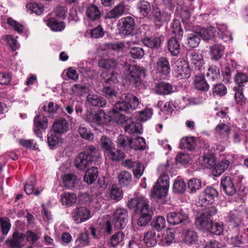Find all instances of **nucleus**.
<instances>
[{
  "label": "nucleus",
  "mask_w": 248,
  "mask_h": 248,
  "mask_svg": "<svg viewBox=\"0 0 248 248\" xmlns=\"http://www.w3.org/2000/svg\"><path fill=\"white\" fill-rule=\"evenodd\" d=\"M119 101L114 105V108L109 112L110 117L113 118L116 122L119 124H126L127 120L124 114H121L117 111H124L128 112L130 109L135 110L139 106L140 101L138 98L129 93L122 94L119 97Z\"/></svg>",
  "instance_id": "obj_1"
},
{
  "label": "nucleus",
  "mask_w": 248,
  "mask_h": 248,
  "mask_svg": "<svg viewBox=\"0 0 248 248\" xmlns=\"http://www.w3.org/2000/svg\"><path fill=\"white\" fill-rule=\"evenodd\" d=\"M170 165L167 163L165 165H160L158 171L160 172V176L154 186L151 196L155 199H160L167 195L170 186L169 176L165 173L170 170Z\"/></svg>",
  "instance_id": "obj_2"
},
{
  "label": "nucleus",
  "mask_w": 248,
  "mask_h": 248,
  "mask_svg": "<svg viewBox=\"0 0 248 248\" xmlns=\"http://www.w3.org/2000/svg\"><path fill=\"white\" fill-rule=\"evenodd\" d=\"M100 154L97 148L93 145L86 147L84 151L80 153L76 157L74 164L79 170L85 169L91 166L93 161L100 157Z\"/></svg>",
  "instance_id": "obj_3"
},
{
  "label": "nucleus",
  "mask_w": 248,
  "mask_h": 248,
  "mask_svg": "<svg viewBox=\"0 0 248 248\" xmlns=\"http://www.w3.org/2000/svg\"><path fill=\"white\" fill-rule=\"evenodd\" d=\"M123 68L124 78L136 86L141 84V78L145 76V70L143 67L125 64Z\"/></svg>",
  "instance_id": "obj_4"
},
{
  "label": "nucleus",
  "mask_w": 248,
  "mask_h": 248,
  "mask_svg": "<svg viewBox=\"0 0 248 248\" xmlns=\"http://www.w3.org/2000/svg\"><path fill=\"white\" fill-rule=\"evenodd\" d=\"M31 240V231L27 232V235L17 231L13 232L12 236L9 237L5 241V244L10 248H22L26 244V242Z\"/></svg>",
  "instance_id": "obj_5"
},
{
  "label": "nucleus",
  "mask_w": 248,
  "mask_h": 248,
  "mask_svg": "<svg viewBox=\"0 0 248 248\" xmlns=\"http://www.w3.org/2000/svg\"><path fill=\"white\" fill-rule=\"evenodd\" d=\"M127 205L129 208L137 214L151 210L149 202L145 197H136L128 200Z\"/></svg>",
  "instance_id": "obj_6"
},
{
  "label": "nucleus",
  "mask_w": 248,
  "mask_h": 248,
  "mask_svg": "<svg viewBox=\"0 0 248 248\" xmlns=\"http://www.w3.org/2000/svg\"><path fill=\"white\" fill-rule=\"evenodd\" d=\"M85 120L93 126L106 124L108 118L105 112L99 109L94 113L88 111L86 114Z\"/></svg>",
  "instance_id": "obj_7"
},
{
  "label": "nucleus",
  "mask_w": 248,
  "mask_h": 248,
  "mask_svg": "<svg viewBox=\"0 0 248 248\" xmlns=\"http://www.w3.org/2000/svg\"><path fill=\"white\" fill-rule=\"evenodd\" d=\"M71 217L76 223H80L89 219L91 217L90 210L85 206H78L74 209Z\"/></svg>",
  "instance_id": "obj_8"
},
{
  "label": "nucleus",
  "mask_w": 248,
  "mask_h": 248,
  "mask_svg": "<svg viewBox=\"0 0 248 248\" xmlns=\"http://www.w3.org/2000/svg\"><path fill=\"white\" fill-rule=\"evenodd\" d=\"M218 195V192L215 188L212 186H207L199 198V202L201 203L200 205L202 206L212 204L215 198Z\"/></svg>",
  "instance_id": "obj_9"
},
{
  "label": "nucleus",
  "mask_w": 248,
  "mask_h": 248,
  "mask_svg": "<svg viewBox=\"0 0 248 248\" xmlns=\"http://www.w3.org/2000/svg\"><path fill=\"white\" fill-rule=\"evenodd\" d=\"M174 70L180 78H187L191 75V69L188 63L184 60L179 59L175 62Z\"/></svg>",
  "instance_id": "obj_10"
},
{
  "label": "nucleus",
  "mask_w": 248,
  "mask_h": 248,
  "mask_svg": "<svg viewBox=\"0 0 248 248\" xmlns=\"http://www.w3.org/2000/svg\"><path fill=\"white\" fill-rule=\"evenodd\" d=\"M127 212L125 210L119 208L114 213L111 219L112 223L117 229H123L127 222Z\"/></svg>",
  "instance_id": "obj_11"
},
{
  "label": "nucleus",
  "mask_w": 248,
  "mask_h": 248,
  "mask_svg": "<svg viewBox=\"0 0 248 248\" xmlns=\"http://www.w3.org/2000/svg\"><path fill=\"white\" fill-rule=\"evenodd\" d=\"M121 25L120 33L123 36L131 34L135 27V21L133 17L126 16L119 20Z\"/></svg>",
  "instance_id": "obj_12"
},
{
  "label": "nucleus",
  "mask_w": 248,
  "mask_h": 248,
  "mask_svg": "<svg viewBox=\"0 0 248 248\" xmlns=\"http://www.w3.org/2000/svg\"><path fill=\"white\" fill-rule=\"evenodd\" d=\"M188 218L187 214L183 210L170 212L167 217L168 223L172 225L179 224Z\"/></svg>",
  "instance_id": "obj_13"
},
{
  "label": "nucleus",
  "mask_w": 248,
  "mask_h": 248,
  "mask_svg": "<svg viewBox=\"0 0 248 248\" xmlns=\"http://www.w3.org/2000/svg\"><path fill=\"white\" fill-rule=\"evenodd\" d=\"M34 129L35 134L40 139L42 138V130L45 129L47 127V119L43 115H39L34 118Z\"/></svg>",
  "instance_id": "obj_14"
},
{
  "label": "nucleus",
  "mask_w": 248,
  "mask_h": 248,
  "mask_svg": "<svg viewBox=\"0 0 248 248\" xmlns=\"http://www.w3.org/2000/svg\"><path fill=\"white\" fill-rule=\"evenodd\" d=\"M123 165L128 169H132L134 176L138 178L140 177L143 173L144 167L138 161L127 159L123 162Z\"/></svg>",
  "instance_id": "obj_15"
},
{
  "label": "nucleus",
  "mask_w": 248,
  "mask_h": 248,
  "mask_svg": "<svg viewBox=\"0 0 248 248\" xmlns=\"http://www.w3.org/2000/svg\"><path fill=\"white\" fill-rule=\"evenodd\" d=\"M220 185L223 191L228 195H233L236 192L234 182L230 177H223Z\"/></svg>",
  "instance_id": "obj_16"
},
{
  "label": "nucleus",
  "mask_w": 248,
  "mask_h": 248,
  "mask_svg": "<svg viewBox=\"0 0 248 248\" xmlns=\"http://www.w3.org/2000/svg\"><path fill=\"white\" fill-rule=\"evenodd\" d=\"M128 9L126 6L121 3L114 7L113 9L108 12L106 16V18H116L122 16L127 12Z\"/></svg>",
  "instance_id": "obj_17"
},
{
  "label": "nucleus",
  "mask_w": 248,
  "mask_h": 248,
  "mask_svg": "<svg viewBox=\"0 0 248 248\" xmlns=\"http://www.w3.org/2000/svg\"><path fill=\"white\" fill-rule=\"evenodd\" d=\"M211 221L209 217L204 214H201L196 218L195 225L199 230L202 232L208 231Z\"/></svg>",
  "instance_id": "obj_18"
},
{
  "label": "nucleus",
  "mask_w": 248,
  "mask_h": 248,
  "mask_svg": "<svg viewBox=\"0 0 248 248\" xmlns=\"http://www.w3.org/2000/svg\"><path fill=\"white\" fill-rule=\"evenodd\" d=\"M216 32V28L212 26L199 28L196 30V33L205 41L211 40L215 37Z\"/></svg>",
  "instance_id": "obj_19"
},
{
  "label": "nucleus",
  "mask_w": 248,
  "mask_h": 248,
  "mask_svg": "<svg viewBox=\"0 0 248 248\" xmlns=\"http://www.w3.org/2000/svg\"><path fill=\"white\" fill-rule=\"evenodd\" d=\"M90 229L93 236L95 239H98L102 235L103 232L108 234L112 232V226L110 221L107 220L103 225L102 231L95 229L93 227H91Z\"/></svg>",
  "instance_id": "obj_20"
},
{
  "label": "nucleus",
  "mask_w": 248,
  "mask_h": 248,
  "mask_svg": "<svg viewBox=\"0 0 248 248\" xmlns=\"http://www.w3.org/2000/svg\"><path fill=\"white\" fill-rule=\"evenodd\" d=\"M155 91L158 94L167 95L172 93L175 91L171 84L161 82L155 85Z\"/></svg>",
  "instance_id": "obj_21"
},
{
  "label": "nucleus",
  "mask_w": 248,
  "mask_h": 248,
  "mask_svg": "<svg viewBox=\"0 0 248 248\" xmlns=\"http://www.w3.org/2000/svg\"><path fill=\"white\" fill-rule=\"evenodd\" d=\"M124 130L129 134H141L142 128L140 123H136L131 119H127L124 126Z\"/></svg>",
  "instance_id": "obj_22"
},
{
  "label": "nucleus",
  "mask_w": 248,
  "mask_h": 248,
  "mask_svg": "<svg viewBox=\"0 0 248 248\" xmlns=\"http://www.w3.org/2000/svg\"><path fill=\"white\" fill-rule=\"evenodd\" d=\"M156 69L159 73L167 75L170 72V66L168 60L164 57L158 59L156 64Z\"/></svg>",
  "instance_id": "obj_23"
},
{
  "label": "nucleus",
  "mask_w": 248,
  "mask_h": 248,
  "mask_svg": "<svg viewBox=\"0 0 248 248\" xmlns=\"http://www.w3.org/2000/svg\"><path fill=\"white\" fill-rule=\"evenodd\" d=\"M218 32L217 33V36L219 39L223 40L224 42L232 41V37L230 31L227 30V27L225 24H218L217 26Z\"/></svg>",
  "instance_id": "obj_24"
},
{
  "label": "nucleus",
  "mask_w": 248,
  "mask_h": 248,
  "mask_svg": "<svg viewBox=\"0 0 248 248\" xmlns=\"http://www.w3.org/2000/svg\"><path fill=\"white\" fill-rule=\"evenodd\" d=\"M174 241L173 231L171 230L167 229L164 231L159 242V244L163 246H169L174 242Z\"/></svg>",
  "instance_id": "obj_25"
},
{
  "label": "nucleus",
  "mask_w": 248,
  "mask_h": 248,
  "mask_svg": "<svg viewBox=\"0 0 248 248\" xmlns=\"http://www.w3.org/2000/svg\"><path fill=\"white\" fill-rule=\"evenodd\" d=\"M163 40L162 36H154L145 37L143 40L144 44L150 48H158L160 46L161 41Z\"/></svg>",
  "instance_id": "obj_26"
},
{
  "label": "nucleus",
  "mask_w": 248,
  "mask_h": 248,
  "mask_svg": "<svg viewBox=\"0 0 248 248\" xmlns=\"http://www.w3.org/2000/svg\"><path fill=\"white\" fill-rule=\"evenodd\" d=\"M54 132L59 134L67 132L68 128V124L67 121L64 119L57 120L52 126Z\"/></svg>",
  "instance_id": "obj_27"
},
{
  "label": "nucleus",
  "mask_w": 248,
  "mask_h": 248,
  "mask_svg": "<svg viewBox=\"0 0 248 248\" xmlns=\"http://www.w3.org/2000/svg\"><path fill=\"white\" fill-rule=\"evenodd\" d=\"M89 63L87 62H81L78 65V67L85 76L89 78H93L96 76L97 72L92 69L91 66H88Z\"/></svg>",
  "instance_id": "obj_28"
},
{
  "label": "nucleus",
  "mask_w": 248,
  "mask_h": 248,
  "mask_svg": "<svg viewBox=\"0 0 248 248\" xmlns=\"http://www.w3.org/2000/svg\"><path fill=\"white\" fill-rule=\"evenodd\" d=\"M177 38H170L168 41V48L172 55L177 56L180 52V45Z\"/></svg>",
  "instance_id": "obj_29"
},
{
  "label": "nucleus",
  "mask_w": 248,
  "mask_h": 248,
  "mask_svg": "<svg viewBox=\"0 0 248 248\" xmlns=\"http://www.w3.org/2000/svg\"><path fill=\"white\" fill-rule=\"evenodd\" d=\"M87 101L94 106L104 107L107 104L105 99L97 95L89 94L87 96Z\"/></svg>",
  "instance_id": "obj_30"
},
{
  "label": "nucleus",
  "mask_w": 248,
  "mask_h": 248,
  "mask_svg": "<svg viewBox=\"0 0 248 248\" xmlns=\"http://www.w3.org/2000/svg\"><path fill=\"white\" fill-rule=\"evenodd\" d=\"M158 234H156L154 231L147 232L144 237L143 241L148 247H152L157 243V238Z\"/></svg>",
  "instance_id": "obj_31"
},
{
  "label": "nucleus",
  "mask_w": 248,
  "mask_h": 248,
  "mask_svg": "<svg viewBox=\"0 0 248 248\" xmlns=\"http://www.w3.org/2000/svg\"><path fill=\"white\" fill-rule=\"evenodd\" d=\"M87 16L93 20L99 19L101 16V13L98 7L93 4L88 6L86 9Z\"/></svg>",
  "instance_id": "obj_32"
},
{
  "label": "nucleus",
  "mask_w": 248,
  "mask_h": 248,
  "mask_svg": "<svg viewBox=\"0 0 248 248\" xmlns=\"http://www.w3.org/2000/svg\"><path fill=\"white\" fill-rule=\"evenodd\" d=\"M184 241L187 244H194L198 240V235L196 232L191 230L184 231L183 232Z\"/></svg>",
  "instance_id": "obj_33"
},
{
  "label": "nucleus",
  "mask_w": 248,
  "mask_h": 248,
  "mask_svg": "<svg viewBox=\"0 0 248 248\" xmlns=\"http://www.w3.org/2000/svg\"><path fill=\"white\" fill-rule=\"evenodd\" d=\"M47 142L50 148L59 146L62 143V140L60 138L59 134L53 131H50L47 136Z\"/></svg>",
  "instance_id": "obj_34"
},
{
  "label": "nucleus",
  "mask_w": 248,
  "mask_h": 248,
  "mask_svg": "<svg viewBox=\"0 0 248 248\" xmlns=\"http://www.w3.org/2000/svg\"><path fill=\"white\" fill-rule=\"evenodd\" d=\"M229 160L224 159L219 162L213 170V174L216 176L221 175L230 166Z\"/></svg>",
  "instance_id": "obj_35"
},
{
  "label": "nucleus",
  "mask_w": 248,
  "mask_h": 248,
  "mask_svg": "<svg viewBox=\"0 0 248 248\" xmlns=\"http://www.w3.org/2000/svg\"><path fill=\"white\" fill-rule=\"evenodd\" d=\"M211 57L215 60H218L223 55L224 50V46L217 44L210 47Z\"/></svg>",
  "instance_id": "obj_36"
},
{
  "label": "nucleus",
  "mask_w": 248,
  "mask_h": 248,
  "mask_svg": "<svg viewBox=\"0 0 248 248\" xmlns=\"http://www.w3.org/2000/svg\"><path fill=\"white\" fill-rule=\"evenodd\" d=\"M77 196L73 193H64L61 196V202L63 205L70 206L76 202Z\"/></svg>",
  "instance_id": "obj_37"
},
{
  "label": "nucleus",
  "mask_w": 248,
  "mask_h": 248,
  "mask_svg": "<svg viewBox=\"0 0 248 248\" xmlns=\"http://www.w3.org/2000/svg\"><path fill=\"white\" fill-rule=\"evenodd\" d=\"M130 149L135 150H143L146 147L145 140L143 138L138 137L131 140Z\"/></svg>",
  "instance_id": "obj_38"
},
{
  "label": "nucleus",
  "mask_w": 248,
  "mask_h": 248,
  "mask_svg": "<svg viewBox=\"0 0 248 248\" xmlns=\"http://www.w3.org/2000/svg\"><path fill=\"white\" fill-rule=\"evenodd\" d=\"M62 184L64 187L71 188L75 186L78 180L76 176L73 174H66L62 177Z\"/></svg>",
  "instance_id": "obj_39"
},
{
  "label": "nucleus",
  "mask_w": 248,
  "mask_h": 248,
  "mask_svg": "<svg viewBox=\"0 0 248 248\" xmlns=\"http://www.w3.org/2000/svg\"><path fill=\"white\" fill-rule=\"evenodd\" d=\"M97 170L96 167H92L88 169L85 173L84 181L88 184H93L97 177Z\"/></svg>",
  "instance_id": "obj_40"
},
{
  "label": "nucleus",
  "mask_w": 248,
  "mask_h": 248,
  "mask_svg": "<svg viewBox=\"0 0 248 248\" xmlns=\"http://www.w3.org/2000/svg\"><path fill=\"white\" fill-rule=\"evenodd\" d=\"M46 24L51 30L55 31H61L65 28V25L63 22H58L54 18H48Z\"/></svg>",
  "instance_id": "obj_41"
},
{
  "label": "nucleus",
  "mask_w": 248,
  "mask_h": 248,
  "mask_svg": "<svg viewBox=\"0 0 248 248\" xmlns=\"http://www.w3.org/2000/svg\"><path fill=\"white\" fill-rule=\"evenodd\" d=\"M137 9L141 16L146 17L151 11V5L149 2L146 0H140L137 5Z\"/></svg>",
  "instance_id": "obj_42"
},
{
  "label": "nucleus",
  "mask_w": 248,
  "mask_h": 248,
  "mask_svg": "<svg viewBox=\"0 0 248 248\" xmlns=\"http://www.w3.org/2000/svg\"><path fill=\"white\" fill-rule=\"evenodd\" d=\"M227 220L234 226L238 225L242 220L241 214L237 210L231 211L227 216Z\"/></svg>",
  "instance_id": "obj_43"
},
{
  "label": "nucleus",
  "mask_w": 248,
  "mask_h": 248,
  "mask_svg": "<svg viewBox=\"0 0 248 248\" xmlns=\"http://www.w3.org/2000/svg\"><path fill=\"white\" fill-rule=\"evenodd\" d=\"M191 63L196 68L200 70L204 64V60L202 55L198 53H192L191 55Z\"/></svg>",
  "instance_id": "obj_44"
},
{
  "label": "nucleus",
  "mask_w": 248,
  "mask_h": 248,
  "mask_svg": "<svg viewBox=\"0 0 248 248\" xmlns=\"http://www.w3.org/2000/svg\"><path fill=\"white\" fill-rule=\"evenodd\" d=\"M104 155L113 161H118L124 157V154L120 152L119 150H117L115 147L114 149L105 152Z\"/></svg>",
  "instance_id": "obj_45"
},
{
  "label": "nucleus",
  "mask_w": 248,
  "mask_h": 248,
  "mask_svg": "<svg viewBox=\"0 0 248 248\" xmlns=\"http://www.w3.org/2000/svg\"><path fill=\"white\" fill-rule=\"evenodd\" d=\"M194 83L195 87L199 90L206 91L209 89V85L202 76H195Z\"/></svg>",
  "instance_id": "obj_46"
},
{
  "label": "nucleus",
  "mask_w": 248,
  "mask_h": 248,
  "mask_svg": "<svg viewBox=\"0 0 248 248\" xmlns=\"http://www.w3.org/2000/svg\"><path fill=\"white\" fill-rule=\"evenodd\" d=\"M125 237V234L124 232H118L112 236L109 245L111 247H115L121 244L124 240Z\"/></svg>",
  "instance_id": "obj_47"
},
{
  "label": "nucleus",
  "mask_w": 248,
  "mask_h": 248,
  "mask_svg": "<svg viewBox=\"0 0 248 248\" xmlns=\"http://www.w3.org/2000/svg\"><path fill=\"white\" fill-rule=\"evenodd\" d=\"M89 244V239L87 232L80 234L75 241V245L77 247H84L88 246Z\"/></svg>",
  "instance_id": "obj_48"
},
{
  "label": "nucleus",
  "mask_w": 248,
  "mask_h": 248,
  "mask_svg": "<svg viewBox=\"0 0 248 248\" xmlns=\"http://www.w3.org/2000/svg\"><path fill=\"white\" fill-rule=\"evenodd\" d=\"M208 231L216 234L220 235L223 232V224L222 222L211 221Z\"/></svg>",
  "instance_id": "obj_49"
},
{
  "label": "nucleus",
  "mask_w": 248,
  "mask_h": 248,
  "mask_svg": "<svg viewBox=\"0 0 248 248\" xmlns=\"http://www.w3.org/2000/svg\"><path fill=\"white\" fill-rule=\"evenodd\" d=\"M119 184L123 186L128 185L131 181L132 176L127 171H121L118 176Z\"/></svg>",
  "instance_id": "obj_50"
},
{
  "label": "nucleus",
  "mask_w": 248,
  "mask_h": 248,
  "mask_svg": "<svg viewBox=\"0 0 248 248\" xmlns=\"http://www.w3.org/2000/svg\"><path fill=\"white\" fill-rule=\"evenodd\" d=\"M117 64V62L113 59H103L98 62L99 67L108 70L115 68Z\"/></svg>",
  "instance_id": "obj_51"
},
{
  "label": "nucleus",
  "mask_w": 248,
  "mask_h": 248,
  "mask_svg": "<svg viewBox=\"0 0 248 248\" xmlns=\"http://www.w3.org/2000/svg\"><path fill=\"white\" fill-rule=\"evenodd\" d=\"M100 144L104 153L114 149L115 145L111 140L106 136H103L100 139Z\"/></svg>",
  "instance_id": "obj_52"
},
{
  "label": "nucleus",
  "mask_w": 248,
  "mask_h": 248,
  "mask_svg": "<svg viewBox=\"0 0 248 248\" xmlns=\"http://www.w3.org/2000/svg\"><path fill=\"white\" fill-rule=\"evenodd\" d=\"M186 189V184L181 179L177 178L174 182L173 191L175 193H182Z\"/></svg>",
  "instance_id": "obj_53"
},
{
  "label": "nucleus",
  "mask_w": 248,
  "mask_h": 248,
  "mask_svg": "<svg viewBox=\"0 0 248 248\" xmlns=\"http://www.w3.org/2000/svg\"><path fill=\"white\" fill-rule=\"evenodd\" d=\"M110 198L113 200L118 201L123 198V191L116 185H113L110 192Z\"/></svg>",
  "instance_id": "obj_54"
},
{
  "label": "nucleus",
  "mask_w": 248,
  "mask_h": 248,
  "mask_svg": "<svg viewBox=\"0 0 248 248\" xmlns=\"http://www.w3.org/2000/svg\"><path fill=\"white\" fill-rule=\"evenodd\" d=\"M78 132L81 137L88 140H92L94 139V134L88 128L80 126L78 128Z\"/></svg>",
  "instance_id": "obj_55"
},
{
  "label": "nucleus",
  "mask_w": 248,
  "mask_h": 248,
  "mask_svg": "<svg viewBox=\"0 0 248 248\" xmlns=\"http://www.w3.org/2000/svg\"><path fill=\"white\" fill-rule=\"evenodd\" d=\"M202 163L203 166L207 168H211L216 166V158L212 155L203 156Z\"/></svg>",
  "instance_id": "obj_56"
},
{
  "label": "nucleus",
  "mask_w": 248,
  "mask_h": 248,
  "mask_svg": "<svg viewBox=\"0 0 248 248\" xmlns=\"http://www.w3.org/2000/svg\"><path fill=\"white\" fill-rule=\"evenodd\" d=\"M140 217L138 220V225L142 226L146 225L151 220V216L152 214V210L147 211L140 213Z\"/></svg>",
  "instance_id": "obj_57"
},
{
  "label": "nucleus",
  "mask_w": 248,
  "mask_h": 248,
  "mask_svg": "<svg viewBox=\"0 0 248 248\" xmlns=\"http://www.w3.org/2000/svg\"><path fill=\"white\" fill-rule=\"evenodd\" d=\"M206 77L209 79L214 80L218 78L220 76L219 70L215 65L210 66L206 73Z\"/></svg>",
  "instance_id": "obj_58"
},
{
  "label": "nucleus",
  "mask_w": 248,
  "mask_h": 248,
  "mask_svg": "<svg viewBox=\"0 0 248 248\" xmlns=\"http://www.w3.org/2000/svg\"><path fill=\"white\" fill-rule=\"evenodd\" d=\"M188 188L191 192L194 193L202 187L201 181L197 178L190 179L187 183Z\"/></svg>",
  "instance_id": "obj_59"
},
{
  "label": "nucleus",
  "mask_w": 248,
  "mask_h": 248,
  "mask_svg": "<svg viewBox=\"0 0 248 248\" xmlns=\"http://www.w3.org/2000/svg\"><path fill=\"white\" fill-rule=\"evenodd\" d=\"M172 31L175 35L177 39H181L183 31L179 20H174L172 24Z\"/></svg>",
  "instance_id": "obj_60"
},
{
  "label": "nucleus",
  "mask_w": 248,
  "mask_h": 248,
  "mask_svg": "<svg viewBox=\"0 0 248 248\" xmlns=\"http://www.w3.org/2000/svg\"><path fill=\"white\" fill-rule=\"evenodd\" d=\"M152 225L157 231H160L166 226V220L162 216L157 217L152 222Z\"/></svg>",
  "instance_id": "obj_61"
},
{
  "label": "nucleus",
  "mask_w": 248,
  "mask_h": 248,
  "mask_svg": "<svg viewBox=\"0 0 248 248\" xmlns=\"http://www.w3.org/2000/svg\"><path fill=\"white\" fill-rule=\"evenodd\" d=\"M7 23L9 26L12 27L17 32L19 33L23 32L24 30L23 26L16 20H14L12 17H8Z\"/></svg>",
  "instance_id": "obj_62"
},
{
  "label": "nucleus",
  "mask_w": 248,
  "mask_h": 248,
  "mask_svg": "<svg viewBox=\"0 0 248 248\" xmlns=\"http://www.w3.org/2000/svg\"><path fill=\"white\" fill-rule=\"evenodd\" d=\"M180 145L182 148L192 150L195 145V141L193 137H186L181 139Z\"/></svg>",
  "instance_id": "obj_63"
},
{
  "label": "nucleus",
  "mask_w": 248,
  "mask_h": 248,
  "mask_svg": "<svg viewBox=\"0 0 248 248\" xmlns=\"http://www.w3.org/2000/svg\"><path fill=\"white\" fill-rule=\"evenodd\" d=\"M198 35L195 32V33L190 34L187 37V44L190 47L194 48L199 46L201 39Z\"/></svg>",
  "instance_id": "obj_64"
}]
</instances>
